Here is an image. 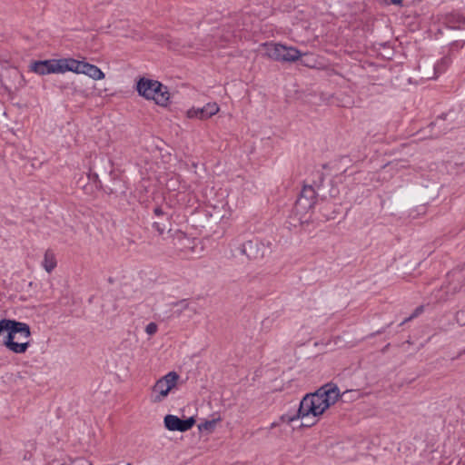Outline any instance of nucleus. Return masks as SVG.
<instances>
[{"instance_id": "f257e3e1", "label": "nucleus", "mask_w": 465, "mask_h": 465, "mask_svg": "<svg viewBox=\"0 0 465 465\" xmlns=\"http://www.w3.org/2000/svg\"><path fill=\"white\" fill-rule=\"evenodd\" d=\"M352 392L346 391L340 392L338 386L334 383H327L320 387L316 391L307 393L300 401L298 409L294 413H285L281 416L282 422L291 423L295 420H307L302 426L311 427L317 423L319 417L333 405L339 398L345 397Z\"/></svg>"}, {"instance_id": "f03ea898", "label": "nucleus", "mask_w": 465, "mask_h": 465, "mask_svg": "<svg viewBox=\"0 0 465 465\" xmlns=\"http://www.w3.org/2000/svg\"><path fill=\"white\" fill-rule=\"evenodd\" d=\"M324 174L323 173L317 172L316 179L313 184L304 185L302 190L295 202L294 212L297 214L306 213L315 205L317 199H326L328 197L334 198L339 193V190L334 185H331L329 191L324 187ZM332 184V181H330Z\"/></svg>"}, {"instance_id": "7ed1b4c3", "label": "nucleus", "mask_w": 465, "mask_h": 465, "mask_svg": "<svg viewBox=\"0 0 465 465\" xmlns=\"http://www.w3.org/2000/svg\"><path fill=\"white\" fill-rule=\"evenodd\" d=\"M230 247L232 256H245L250 261L262 260L272 252V242L259 238L244 242L234 239L230 242Z\"/></svg>"}, {"instance_id": "20e7f679", "label": "nucleus", "mask_w": 465, "mask_h": 465, "mask_svg": "<svg viewBox=\"0 0 465 465\" xmlns=\"http://www.w3.org/2000/svg\"><path fill=\"white\" fill-rule=\"evenodd\" d=\"M139 95L147 100H153L156 104L166 106L169 103L170 94L167 86L157 80L140 78L136 83Z\"/></svg>"}, {"instance_id": "39448f33", "label": "nucleus", "mask_w": 465, "mask_h": 465, "mask_svg": "<svg viewBox=\"0 0 465 465\" xmlns=\"http://www.w3.org/2000/svg\"><path fill=\"white\" fill-rule=\"evenodd\" d=\"M265 51V55L272 60L277 62L292 63L298 61L302 53L293 46H286L284 45L273 42H267L262 44Z\"/></svg>"}, {"instance_id": "423d86ee", "label": "nucleus", "mask_w": 465, "mask_h": 465, "mask_svg": "<svg viewBox=\"0 0 465 465\" xmlns=\"http://www.w3.org/2000/svg\"><path fill=\"white\" fill-rule=\"evenodd\" d=\"M179 375L175 371H170L159 379L153 387V401L161 402L175 387Z\"/></svg>"}, {"instance_id": "0eeeda50", "label": "nucleus", "mask_w": 465, "mask_h": 465, "mask_svg": "<svg viewBox=\"0 0 465 465\" xmlns=\"http://www.w3.org/2000/svg\"><path fill=\"white\" fill-rule=\"evenodd\" d=\"M195 422L194 417L181 419L173 414H167L163 419L164 427L170 431L185 432L191 430Z\"/></svg>"}, {"instance_id": "6e6552de", "label": "nucleus", "mask_w": 465, "mask_h": 465, "mask_svg": "<svg viewBox=\"0 0 465 465\" xmlns=\"http://www.w3.org/2000/svg\"><path fill=\"white\" fill-rule=\"evenodd\" d=\"M28 68L29 72L35 73L38 75L59 74L57 59L32 61Z\"/></svg>"}, {"instance_id": "1a4fd4ad", "label": "nucleus", "mask_w": 465, "mask_h": 465, "mask_svg": "<svg viewBox=\"0 0 465 465\" xmlns=\"http://www.w3.org/2000/svg\"><path fill=\"white\" fill-rule=\"evenodd\" d=\"M219 112V105L216 103H208L203 107L195 108L193 107L187 112L189 118H198L200 120H205Z\"/></svg>"}, {"instance_id": "9d476101", "label": "nucleus", "mask_w": 465, "mask_h": 465, "mask_svg": "<svg viewBox=\"0 0 465 465\" xmlns=\"http://www.w3.org/2000/svg\"><path fill=\"white\" fill-rule=\"evenodd\" d=\"M172 236L174 247H176L180 252H194V239L188 237L186 233L180 230L175 231L174 234Z\"/></svg>"}, {"instance_id": "9b49d317", "label": "nucleus", "mask_w": 465, "mask_h": 465, "mask_svg": "<svg viewBox=\"0 0 465 465\" xmlns=\"http://www.w3.org/2000/svg\"><path fill=\"white\" fill-rule=\"evenodd\" d=\"M58 73L64 74L65 72H73L74 74H81L83 61L74 58H60L57 59Z\"/></svg>"}, {"instance_id": "f8f14e48", "label": "nucleus", "mask_w": 465, "mask_h": 465, "mask_svg": "<svg viewBox=\"0 0 465 465\" xmlns=\"http://www.w3.org/2000/svg\"><path fill=\"white\" fill-rule=\"evenodd\" d=\"M81 74L94 80H102L105 77V74L98 66L84 61H83Z\"/></svg>"}, {"instance_id": "ddd939ff", "label": "nucleus", "mask_w": 465, "mask_h": 465, "mask_svg": "<svg viewBox=\"0 0 465 465\" xmlns=\"http://www.w3.org/2000/svg\"><path fill=\"white\" fill-rule=\"evenodd\" d=\"M445 24L450 29L460 30V25L465 24V17L459 13H450L446 15Z\"/></svg>"}, {"instance_id": "4468645a", "label": "nucleus", "mask_w": 465, "mask_h": 465, "mask_svg": "<svg viewBox=\"0 0 465 465\" xmlns=\"http://www.w3.org/2000/svg\"><path fill=\"white\" fill-rule=\"evenodd\" d=\"M171 216H163L160 218L158 221L153 223L152 226L155 232H157L159 236H162L164 232L168 233L171 232Z\"/></svg>"}, {"instance_id": "2eb2a0df", "label": "nucleus", "mask_w": 465, "mask_h": 465, "mask_svg": "<svg viewBox=\"0 0 465 465\" xmlns=\"http://www.w3.org/2000/svg\"><path fill=\"white\" fill-rule=\"evenodd\" d=\"M43 266L47 272H51L56 266L54 254L47 250L44 256Z\"/></svg>"}, {"instance_id": "dca6fc26", "label": "nucleus", "mask_w": 465, "mask_h": 465, "mask_svg": "<svg viewBox=\"0 0 465 465\" xmlns=\"http://www.w3.org/2000/svg\"><path fill=\"white\" fill-rule=\"evenodd\" d=\"M172 306L173 308H177L175 311H173V316H175V317H179L181 316V314L183 313V311L185 310H189L191 309L190 308V304L189 302H187V300H181L179 302H173L172 303Z\"/></svg>"}, {"instance_id": "f3484780", "label": "nucleus", "mask_w": 465, "mask_h": 465, "mask_svg": "<svg viewBox=\"0 0 465 465\" xmlns=\"http://www.w3.org/2000/svg\"><path fill=\"white\" fill-rule=\"evenodd\" d=\"M218 420H215V419H213L211 420H205L204 422H202L198 425V430L200 431L206 430V431L212 432L215 429V426H216V423Z\"/></svg>"}, {"instance_id": "a211bd4d", "label": "nucleus", "mask_w": 465, "mask_h": 465, "mask_svg": "<svg viewBox=\"0 0 465 465\" xmlns=\"http://www.w3.org/2000/svg\"><path fill=\"white\" fill-rule=\"evenodd\" d=\"M449 63H450V59L448 57H443L440 60V62H439L435 65V67H434L435 71L441 73L449 65Z\"/></svg>"}, {"instance_id": "6ab92c4d", "label": "nucleus", "mask_w": 465, "mask_h": 465, "mask_svg": "<svg viewBox=\"0 0 465 465\" xmlns=\"http://www.w3.org/2000/svg\"><path fill=\"white\" fill-rule=\"evenodd\" d=\"M158 326L155 322H150L145 327V331L148 335H153L156 333Z\"/></svg>"}, {"instance_id": "aec40b11", "label": "nucleus", "mask_w": 465, "mask_h": 465, "mask_svg": "<svg viewBox=\"0 0 465 465\" xmlns=\"http://www.w3.org/2000/svg\"><path fill=\"white\" fill-rule=\"evenodd\" d=\"M456 322L460 326H465V311H459L456 313Z\"/></svg>"}, {"instance_id": "412c9836", "label": "nucleus", "mask_w": 465, "mask_h": 465, "mask_svg": "<svg viewBox=\"0 0 465 465\" xmlns=\"http://www.w3.org/2000/svg\"><path fill=\"white\" fill-rule=\"evenodd\" d=\"M153 213L160 219V218H163V216H171L169 213L163 212V210L157 206L153 209Z\"/></svg>"}, {"instance_id": "4be33fe9", "label": "nucleus", "mask_w": 465, "mask_h": 465, "mask_svg": "<svg viewBox=\"0 0 465 465\" xmlns=\"http://www.w3.org/2000/svg\"><path fill=\"white\" fill-rule=\"evenodd\" d=\"M422 311V307H419L416 309V312L415 313H413L412 315H411L410 317L406 318L404 321H402L399 326H402L406 322L411 320L413 317H415L417 315L418 312H421Z\"/></svg>"}, {"instance_id": "5701e85b", "label": "nucleus", "mask_w": 465, "mask_h": 465, "mask_svg": "<svg viewBox=\"0 0 465 465\" xmlns=\"http://www.w3.org/2000/svg\"><path fill=\"white\" fill-rule=\"evenodd\" d=\"M447 288V292H450L451 294H454L460 291V288H458L456 285L453 287L448 286Z\"/></svg>"}, {"instance_id": "b1692460", "label": "nucleus", "mask_w": 465, "mask_h": 465, "mask_svg": "<svg viewBox=\"0 0 465 465\" xmlns=\"http://www.w3.org/2000/svg\"><path fill=\"white\" fill-rule=\"evenodd\" d=\"M88 177H89V179H90V180L92 179V180H94V182H96V181H97V179H98V175H97V173H89V175H88Z\"/></svg>"}, {"instance_id": "393cba45", "label": "nucleus", "mask_w": 465, "mask_h": 465, "mask_svg": "<svg viewBox=\"0 0 465 465\" xmlns=\"http://www.w3.org/2000/svg\"><path fill=\"white\" fill-rule=\"evenodd\" d=\"M380 1H381V3L382 5H393L392 0H380Z\"/></svg>"}, {"instance_id": "a878e982", "label": "nucleus", "mask_w": 465, "mask_h": 465, "mask_svg": "<svg viewBox=\"0 0 465 465\" xmlns=\"http://www.w3.org/2000/svg\"><path fill=\"white\" fill-rule=\"evenodd\" d=\"M457 275V279L459 280L460 279V272H452L451 273H449L448 276H456Z\"/></svg>"}, {"instance_id": "bb28decb", "label": "nucleus", "mask_w": 465, "mask_h": 465, "mask_svg": "<svg viewBox=\"0 0 465 465\" xmlns=\"http://www.w3.org/2000/svg\"><path fill=\"white\" fill-rule=\"evenodd\" d=\"M403 0H392L393 5H401L402 4Z\"/></svg>"}, {"instance_id": "cd10ccee", "label": "nucleus", "mask_w": 465, "mask_h": 465, "mask_svg": "<svg viewBox=\"0 0 465 465\" xmlns=\"http://www.w3.org/2000/svg\"><path fill=\"white\" fill-rule=\"evenodd\" d=\"M444 119H445V115H444V114H442V115H440V116L437 119V121H436L435 123H433L432 124H436L438 123V121H439V120H444Z\"/></svg>"}, {"instance_id": "c85d7f7f", "label": "nucleus", "mask_w": 465, "mask_h": 465, "mask_svg": "<svg viewBox=\"0 0 465 465\" xmlns=\"http://www.w3.org/2000/svg\"><path fill=\"white\" fill-rule=\"evenodd\" d=\"M111 193H118V191L116 189H111Z\"/></svg>"}, {"instance_id": "c756f323", "label": "nucleus", "mask_w": 465, "mask_h": 465, "mask_svg": "<svg viewBox=\"0 0 465 465\" xmlns=\"http://www.w3.org/2000/svg\"><path fill=\"white\" fill-rule=\"evenodd\" d=\"M384 331V330H380V331H376V334H380V333H382Z\"/></svg>"}, {"instance_id": "7c9ffc66", "label": "nucleus", "mask_w": 465, "mask_h": 465, "mask_svg": "<svg viewBox=\"0 0 465 465\" xmlns=\"http://www.w3.org/2000/svg\"><path fill=\"white\" fill-rule=\"evenodd\" d=\"M126 465H132L131 463H127Z\"/></svg>"}]
</instances>
